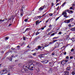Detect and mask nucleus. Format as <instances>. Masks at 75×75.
I'll return each instance as SVG.
<instances>
[{
	"label": "nucleus",
	"instance_id": "6e6d98bb",
	"mask_svg": "<svg viewBox=\"0 0 75 75\" xmlns=\"http://www.w3.org/2000/svg\"><path fill=\"white\" fill-rule=\"evenodd\" d=\"M59 6L57 7V10H59Z\"/></svg>",
	"mask_w": 75,
	"mask_h": 75
},
{
	"label": "nucleus",
	"instance_id": "680f3d73",
	"mask_svg": "<svg viewBox=\"0 0 75 75\" xmlns=\"http://www.w3.org/2000/svg\"><path fill=\"white\" fill-rule=\"evenodd\" d=\"M59 3H57V4H56V6H58V5H59Z\"/></svg>",
	"mask_w": 75,
	"mask_h": 75
},
{
	"label": "nucleus",
	"instance_id": "f3484780",
	"mask_svg": "<svg viewBox=\"0 0 75 75\" xmlns=\"http://www.w3.org/2000/svg\"><path fill=\"white\" fill-rule=\"evenodd\" d=\"M51 30V28H48V29L46 31V32H48H48L49 31H50V30Z\"/></svg>",
	"mask_w": 75,
	"mask_h": 75
},
{
	"label": "nucleus",
	"instance_id": "69168bd1",
	"mask_svg": "<svg viewBox=\"0 0 75 75\" xmlns=\"http://www.w3.org/2000/svg\"><path fill=\"white\" fill-rule=\"evenodd\" d=\"M41 30H44V27L42 28H41Z\"/></svg>",
	"mask_w": 75,
	"mask_h": 75
},
{
	"label": "nucleus",
	"instance_id": "b1692460",
	"mask_svg": "<svg viewBox=\"0 0 75 75\" xmlns=\"http://www.w3.org/2000/svg\"><path fill=\"white\" fill-rule=\"evenodd\" d=\"M71 40L73 42H74V41H75V39L74 38H71Z\"/></svg>",
	"mask_w": 75,
	"mask_h": 75
},
{
	"label": "nucleus",
	"instance_id": "a878e982",
	"mask_svg": "<svg viewBox=\"0 0 75 75\" xmlns=\"http://www.w3.org/2000/svg\"><path fill=\"white\" fill-rule=\"evenodd\" d=\"M41 7L42 8H43V10L44 9V8H45L46 7L45 6V5H44V6H42Z\"/></svg>",
	"mask_w": 75,
	"mask_h": 75
},
{
	"label": "nucleus",
	"instance_id": "c85d7f7f",
	"mask_svg": "<svg viewBox=\"0 0 75 75\" xmlns=\"http://www.w3.org/2000/svg\"><path fill=\"white\" fill-rule=\"evenodd\" d=\"M75 27L72 28L71 29V31H75Z\"/></svg>",
	"mask_w": 75,
	"mask_h": 75
},
{
	"label": "nucleus",
	"instance_id": "bf43d9fd",
	"mask_svg": "<svg viewBox=\"0 0 75 75\" xmlns=\"http://www.w3.org/2000/svg\"><path fill=\"white\" fill-rule=\"evenodd\" d=\"M35 50H36L37 51H38V50L39 49H38V48H35Z\"/></svg>",
	"mask_w": 75,
	"mask_h": 75
},
{
	"label": "nucleus",
	"instance_id": "774afa93",
	"mask_svg": "<svg viewBox=\"0 0 75 75\" xmlns=\"http://www.w3.org/2000/svg\"><path fill=\"white\" fill-rule=\"evenodd\" d=\"M73 6H74V7H75V5L74 4H73Z\"/></svg>",
	"mask_w": 75,
	"mask_h": 75
},
{
	"label": "nucleus",
	"instance_id": "6ab92c4d",
	"mask_svg": "<svg viewBox=\"0 0 75 75\" xmlns=\"http://www.w3.org/2000/svg\"><path fill=\"white\" fill-rule=\"evenodd\" d=\"M67 14V12H63L62 13V15H64Z\"/></svg>",
	"mask_w": 75,
	"mask_h": 75
},
{
	"label": "nucleus",
	"instance_id": "8fccbe9b",
	"mask_svg": "<svg viewBox=\"0 0 75 75\" xmlns=\"http://www.w3.org/2000/svg\"><path fill=\"white\" fill-rule=\"evenodd\" d=\"M52 34V33H51V32H49L48 33V35H51V34Z\"/></svg>",
	"mask_w": 75,
	"mask_h": 75
},
{
	"label": "nucleus",
	"instance_id": "a211bd4d",
	"mask_svg": "<svg viewBox=\"0 0 75 75\" xmlns=\"http://www.w3.org/2000/svg\"><path fill=\"white\" fill-rule=\"evenodd\" d=\"M38 10H39V11H42V10H43V8H42V7H40L39 8Z\"/></svg>",
	"mask_w": 75,
	"mask_h": 75
},
{
	"label": "nucleus",
	"instance_id": "20e7f679",
	"mask_svg": "<svg viewBox=\"0 0 75 75\" xmlns=\"http://www.w3.org/2000/svg\"><path fill=\"white\" fill-rule=\"evenodd\" d=\"M72 20H74L73 18H71L69 20H66L64 21V23H70V21Z\"/></svg>",
	"mask_w": 75,
	"mask_h": 75
},
{
	"label": "nucleus",
	"instance_id": "0eeeda50",
	"mask_svg": "<svg viewBox=\"0 0 75 75\" xmlns=\"http://www.w3.org/2000/svg\"><path fill=\"white\" fill-rule=\"evenodd\" d=\"M69 72L67 70L65 71H64V75H69Z\"/></svg>",
	"mask_w": 75,
	"mask_h": 75
},
{
	"label": "nucleus",
	"instance_id": "13d9d810",
	"mask_svg": "<svg viewBox=\"0 0 75 75\" xmlns=\"http://www.w3.org/2000/svg\"><path fill=\"white\" fill-rule=\"evenodd\" d=\"M54 68L55 69H57V67H54Z\"/></svg>",
	"mask_w": 75,
	"mask_h": 75
},
{
	"label": "nucleus",
	"instance_id": "f8f14e48",
	"mask_svg": "<svg viewBox=\"0 0 75 75\" xmlns=\"http://www.w3.org/2000/svg\"><path fill=\"white\" fill-rule=\"evenodd\" d=\"M55 45V47H59V44H58V43L57 42L56 43Z\"/></svg>",
	"mask_w": 75,
	"mask_h": 75
},
{
	"label": "nucleus",
	"instance_id": "cd10ccee",
	"mask_svg": "<svg viewBox=\"0 0 75 75\" xmlns=\"http://www.w3.org/2000/svg\"><path fill=\"white\" fill-rule=\"evenodd\" d=\"M8 59L10 61H12V58L11 57H10V58H8Z\"/></svg>",
	"mask_w": 75,
	"mask_h": 75
},
{
	"label": "nucleus",
	"instance_id": "ddd939ff",
	"mask_svg": "<svg viewBox=\"0 0 75 75\" xmlns=\"http://www.w3.org/2000/svg\"><path fill=\"white\" fill-rule=\"evenodd\" d=\"M29 30H30V28H27L25 30V31L24 32H23V33H25L26 32V31H29Z\"/></svg>",
	"mask_w": 75,
	"mask_h": 75
},
{
	"label": "nucleus",
	"instance_id": "0e129e2a",
	"mask_svg": "<svg viewBox=\"0 0 75 75\" xmlns=\"http://www.w3.org/2000/svg\"><path fill=\"white\" fill-rule=\"evenodd\" d=\"M11 49L12 50H15V48H13V47L11 48Z\"/></svg>",
	"mask_w": 75,
	"mask_h": 75
},
{
	"label": "nucleus",
	"instance_id": "5fc2aeb1",
	"mask_svg": "<svg viewBox=\"0 0 75 75\" xmlns=\"http://www.w3.org/2000/svg\"><path fill=\"white\" fill-rule=\"evenodd\" d=\"M23 16V13H21V17Z\"/></svg>",
	"mask_w": 75,
	"mask_h": 75
},
{
	"label": "nucleus",
	"instance_id": "7c9ffc66",
	"mask_svg": "<svg viewBox=\"0 0 75 75\" xmlns=\"http://www.w3.org/2000/svg\"><path fill=\"white\" fill-rule=\"evenodd\" d=\"M69 13L70 14L71 13H73V11H71V10H69Z\"/></svg>",
	"mask_w": 75,
	"mask_h": 75
},
{
	"label": "nucleus",
	"instance_id": "c756f323",
	"mask_svg": "<svg viewBox=\"0 0 75 75\" xmlns=\"http://www.w3.org/2000/svg\"><path fill=\"white\" fill-rule=\"evenodd\" d=\"M3 71H1L0 72V75H3Z\"/></svg>",
	"mask_w": 75,
	"mask_h": 75
},
{
	"label": "nucleus",
	"instance_id": "412c9836",
	"mask_svg": "<svg viewBox=\"0 0 75 75\" xmlns=\"http://www.w3.org/2000/svg\"><path fill=\"white\" fill-rule=\"evenodd\" d=\"M44 46H43L41 47H40V50H43V49H44Z\"/></svg>",
	"mask_w": 75,
	"mask_h": 75
},
{
	"label": "nucleus",
	"instance_id": "3c124183",
	"mask_svg": "<svg viewBox=\"0 0 75 75\" xmlns=\"http://www.w3.org/2000/svg\"><path fill=\"white\" fill-rule=\"evenodd\" d=\"M52 55H55V53H52Z\"/></svg>",
	"mask_w": 75,
	"mask_h": 75
},
{
	"label": "nucleus",
	"instance_id": "603ef678",
	"mask_svg": "<svg viewBox=\"0 0 75 75\" xmlns=\"http://www.w3.org/2000/svg\"><path fill=\"white\" fill-rule=\"evenodd\" d=\"M17 48H18V49H19L20 48V46H17Z\"/></svg>",
	"mask_w": 75,
	"mask_h": 75
},
{
	"label": "nucleus",
	"instance_id": "f257e3e1",
	"mask_svg": "<svg viewBox=\"0 0 75 75\" xmlns=\"http://www.w3.org/2000/svg\"><path fill=\"white\" fill-rule=\"evenodd\" d=\"M23 68L24 69H25L26 71H28V69H28L29 70H31V71L34 70V69H31V68L29 66V64H28L27 66L25 65L23 66Z\"/></svg>",
	"mask_w": 75,
	"mask_h": 75
},
{
	"label": "nucleus",
	"instance_id": "a18cd8bd",
	"mask_svg": "<svg viewBox=\"0 0 75 75\" xmlns=\"http://www.w3.org/2000/svg\"><path fill=\"white\" fill-rule=\"evenodd\" d=\"M62 34V32H59L58 33V34Z\"/></svg>",
	"mask_w": 75,
	"mask_h": 75
},
{
	"label": "nucleus",
	"instance_id": "338daca9",
	"mask_svg": "<svg viewBox=\"0 0 75 75\" xmlns=\"http://www.w3.org/2000/svg\"><path fill=\"white\" fill-rule=\"evenodd\" d=\"M8 38H6L5 40L6 41V40H8Z\"/></svg>",
	"mask_w": 75,
	"mask_h": 75
},
{
	"label": "nucleus",
	"instance_id": "6e6552de",
	"mask_svg": "<svg viewBox=\"0 0 75 75\" xmlns=\"http://www.w3.org/2000/svg\"><path fill=\"white\" fill-rule=\"evenodd\" d=\"M60 64H61L62 65H65V64H66V62H65V60H62Z\"/></svg>",
	"mask_w": 75,
	"mask_h": 75
},
{
	"label": "nucleus",
	"instance_id": "9d476101",
	"mask_svg": "<svg viewBox=\"0 0 75 75\" xmlns=\"http://www.w3.org/2000/svg\"><path fill=\"white\" fill-rule=\"evenodd\" d=\"M71 67L70 66H69L67 68L66 70H67V71H71Z\"/></svg>",
	"mask_w": 75,
	"mask_h": 75
},
{
	"label": "nucleus",
	"instance_id": "aec40b11",
	"mask_svg": "<svg viewBox=\"0 0 75 75\" xmlns=\"http://www.w3.org/2000/svg\"><path fill=\"white\" fill-rule=\"evenodd\" d=\"M67 16V14L64 15V17H65L66 18H68V16Z\"/></svg>",
	"mask_w": 75,
	"mask_h": 75
},
{
	"label": "nucleus",
	"instance_id": "de8ad7c7",
	"mask_svg": "<svg viewBox=\"0 0 75 75\" xmlns=\"http://www.w3.org/2000/svg\"><path fill=\"white\" fill-rule=\"evenodd\" d=\"M54 32H55V31H54V30H52L51 31V33H54Z\"/></svg>",
	"mask_w": 75,
	"mask_h": 75
},
{
	"label": "nucleus",
	"instance_id": "39448f33",
	"mask_svg": "<svg viewBox=\"0 0 75 75\" xmlns=\"http://www.w3.org/2000/svg\"><path fill=\"white\" fill-rule=\"evenodd\" d=\"M2 74L4 75V74H7L8 72L6 69H4L2 70Z\"/></svg>",
	"mask_w": 75,
	"mask_h": 75
},
{
	"label": "nucleus",
	"instance_id": "58836bf2",
	"mask_svg": "<svg viewBox=\"0 0 75 75\" xmlns=\"http://www.w3.org/2000/svg\"><path fill=\"white\" fill-rule=\"evenodd\" d=\"M24 21H25V22H27V21H28V19H25L24 20Z\"/></svg>",
	"mask_w": 75,
	"mask_h": 75
},
{
	"label": "nucleus",
	"instance_id": "052dcab7",
	"mask_svg": "<svg viewBox=\"0 0 75 75\" xmlns=\"http://www.w3.org/2000/svg\"><path fill=\"white\" fill-rule=\"evenodd\" d=\"M67 10V11L69 13H69V10Z\"/></svg>",
	"mask_w": 75,
	"mask_h": 75
},
{
	"label": "nucleus",
	"instance_id": "4d7b16f0",
	"mask_svg": "<svg viewBox=\"0 0 75 75\" xmlns=\"http://www.w3.org/2000/svg\"><path fill=\"white\" fill-rule=\"evenodd\" d=\"M33 55H36V53H34L33 54Z\"/></svg>",
	"mask_w": 75,
	"mask_h": 75
},
{
	"label": "nucleus",
	"instance_id": "f03ea898",
	"mask_svg": "<svg viewBox=\"0 0 75 75\" xmlns=\"http://www.w3.org/2000/svg\"><path fill=\"white\" fill-rule=\"evenodd\" d=\"M28 64H29V66L31 68V69H33V67H34V66H35V65L33 64V63L31 62V61H29Z\"/></svg>",
	"mask_w": 75,
	"mask_h": 75
},
{
	"label": "nucleus",
	"instance_id": "09e8293b",
	"mask_svg": "<svg viewBox=\"0 0 75 75\" xmlns=\"http://www.w3.org/2000/svg\"><path fill=\"white\" fill-rule=\"evenodd\" d=\"M49 45H45V47H47V46H49Z\"/></svg>",
	"mask_w": 75,
	"mask_h": 75
},
{
	"label": "nucleus",
	"instance_id": "72a5a7b5",
	"mask_svg": "<svg viewBox=\"0 0 75 75\" xmlns=\"http://www.w3.org/2000/svg\"><path fill=\"white\" fill-rule=\"evenodd\" d=\"M68 27H72V26L71 25V24H69L68 25Z\"/></svg>",
	"mask_w": 75,
	"mask_h": 75
},
{
	"label": "nucleus",
	"instance_id": "49530a36",
	"mask_svg": "<svg viewBox=\"0 0 75 75\" xmlns=\"http://www.w3.org/2000/svg\"><path fill=\"white\" fill-rule=\"evenodd\" d=\"M69 9L70 10H72V9H73V8H72V7H70Z\"/></svg>",
	"mask_w": 75,
	"mask_h": 75
},
{
	"label": "nucleus",
	"instance_id": "c9c22d12",
	"mask_svg": "<svg viewBox=\"0 0 75 75\" xmlns=\"http://www.w3.org/2000/svg\"><path fill=\"white\" fill-rule=\"evenodd\" d=\"M40 34L38 32H37L36 33L35 35H37L38 34Z\"/></svg>",
	"mask_w": 75,
	"mask_h": 75
},
{
	"label": "nucleus",
	"instance_id": "f704fd0d",
	"mask_svg": "<svg viewBox=\"0 0 75 75\" xmlns=\"http://www.w3.org/2000/svg\"><path fill=\"white\" fill-rule=\"evenodd\" d=\"M38 49H40L41 47V46H40V45L38 46Z\"/></svg>",
	"mask_w": 75,
	"mask_h": 75
},
{
	"label": "nucleus",
	"instance_id": "4be33fe9",
	"mask_svg": "<svg viewBox=\"0 0 75 75\" xmlns=\"http://www.w3.org/2000/svg\"><path fill=\"white\" fill-rule=\"evenodd\" d=\"M28 57L29 58H33V56H32L31 55H29L28 56Z\"/></svg>",
	"mask_w": 75,
	"mask_h": 75
},
{
	"label": "nucleus",
	"instance_id": "2f4dec72",
	"mask_svg": "<svg viewBox=\"0 0 75 75\" xmlns=\"http://www.w3.org/2000/svg\"><path fill=\"white\" fill-rule=\"evenodd\" d=\"M37 71L38 72V73H39V72H40V69H39V68L37 69Z\"/></svg>",
	"mask_w": 75,
	"mask_h": 75
},
{
	"label": "nucleus",
	"instance_id": "e433bc0d",
	"mask_svg": "<svg viewBox=\"0 0 75 75\" xmlns=\"http://www.w3.org/2000/svg\"><path fill=\"white\" fill-rule=\"evenodd\" d=\"M52 14H53L50 13V14L49 15V16H52Z\"/></svg>",
	"mask_w": 75,
	"mask_h": 75
},
{
	"label": "nucleus",
	"instance_id": "dca6fc26",
	"mask_svg": "<svg viewBox=\"0 0 75 75\" xmlns=\"http://www.w3.org/2000/svg\"><path fill=\"white\" fill-rule=\"evenodd\" d=\"M18 65L19 67H21V68H22V67H23V64L21 63L19 64Z\"/></svg>",
	"mask_w": 75,
	"mask_h": 75
},
{
	"label": "nucleus",
	"instance_id": "393cba45",
	"mask_svg": "<svg viewBox=\"0 0 75 75\" xmlns=\"http://www.w3.org/2000/svg\"><path fill=\"white\" fill-rule=\"evenodd\" d=\"M39 23V21L38 20L36 21V25H37Z\"/></svg>",
	"mask_w": 75,
	"mask_h": 75
},
{
	"label": "nucleus",
	"instance_id": "e2e57ef3",
	"mask_svg": "<svg viewBox=\"0 0 75 75\" xmlns=\"http://www.w3.org/2000/svg\"><path fill=\"white\" fill-rule=\"evenodd\" d=\"M52 5H51V6H54V3H52Z\"/></svg>",
	"mask_w": 75,
	"mask_h": 75
},
{
	"label": "nucleus",
	"instance_id": "7ed1b4c3",
	"mask_svg": "<svg viewBox=\"0 0 75 75\" xmlns=\"http://www.w3.org/2000/svg\"><path fill=\"white\" fill-rule=\"evenodd\" d=\"M41 62L43 63V64H47V63L49 62V60H46V59H43L42 61H41Z\"/></svg>",
	"mask_w": 75,
	"mask_h": 75
},
{
	"label": "nucleus",
	"instance_id": "37998d69",
	"mask_svg": "<svg viewBox=\"0 0 75 75\" xmlns=\"http://www.w3.org/2000/svg\"><path fill=\"white\" fill-rule=\"evenodd\" d=\"M64 61H65V62H68V60L67 59L65 60Z\"/></svg>",
	"mask_w": 75,
	"mask_h": 75
},
{
	"label": "nucleus",
	"instance_id": "864d4df0",
	"mask_svg": "<svg viewBox=\"0 0 75 75\" xmlns=\"http://www.w3.org/2000/svg\"><path fill=\"white\" fill-rule=\"evenodd\" d=\"M52 27V25H51L50 24L49 26V27Z\"/></svg>",
	"mask_w": 75,
	"mask_h": 75
},
{
	"label": "nucleus",
	"instance_id": "c03bdc74",
	"mask_svg": "<svg viewBox=\"0 0 75 75\" xmlns=\"http://www.w3.org/2000/svg\"><path fill=\"white\" fill-rule=\"evenodd\" d=\"M72 58H73V56H70V59H72Z\"/></svg>",
	"mask_w": 75,
	"mask_h": 75
},
{
	"label": "nucleus",
	"instance_id": "9b49d317",
	"mask_svg": "<svg viewBox=\"0 0 75 75\" xmlns=\"http://www.w3.org/2000/svg\"><path fill=\"white\" fill-rule=\"evenodd\" d=\"M43 55H44V54H42L38 55V57L40 58H43V57H44V56Z\"/></svg>",
	"mask_w": 75,
	"mask_h": 75
},
{
	"label": "nucleus",
	"instance_id": "423d86ee",
	"mask_svg": "<svg viewBox=\"0 0 75 75\" xmlns=\"http://www.w3.org/2000/svg\"><path fill=\"white\" fill-rule=\"evenodd\" d=\"M57 40H53V41L49 43V44H48V45H50L51 44H53V43H54L55 42H56V41H57Z\"/></svg>",
	"mask_w": 75,
	"mask_h": 75
},
{
	"label": "nucleus",
	"instance_id": "2eb2a0df",
	"mask_svg": "<svg viewBox=\"0 0 75 75\" xmlns=\"http://www.w3.org/2000/svg\"><path fill=\"white\" fill-rule=\"evenodd\" d=\"M4 19H3V20H2V19H1L0 20V23L1 24V23H3V22L4 21Z\"/></svg>",
	"mask_w": 75,
	"mask_h": 75
},
{
	"label": "nucleus",
	"instance_id": "5701e85b",
	"mask_svg": "<svg viewBox=\"0 0 75 75\" xmlns=\"http://www.w3.org/2000/svg\"><path fill=\"white\" fill-rule=\"evenodd\" d=\"M20 12L21 13H23V9L21 8L20 10Z\"/></svg>",
	"mask_w": 75,
	"mask_h": 75
},
{
	"label": "nucleus",
	"instance_id": "a19ab883",
	"mask_svg": "<svg viewBox=\"0 0 75 75\" xmlns=\"http://www.w3.org/2000/svg\"><path fill=\"white\" fill-rule=\"evenodd\" d=\"M49 20H50V19H48L46 21L45 23H48V22Z\"/></svg>",
	"mask_w": 75,
	"mask_h": 75
},
{
	"label": "nucleus",
	"instance_id": "ea45409f",
	"mask_svg": "<svg viewBox=\"0 0 75 75\" xmlns=\"http://www.w3.org/2000/svg\"><path fill=\"white\" fill-rule=\"evenodd\" d=\"M66 59H69V56H67L66 57Z\"/></svg>",
	"mask_w": 75,
	"mask_h": 75
},
{
	"label": "nucleus",
	"instance_id": "473e14b6",
	"mask_svg": "<svg viewBox=\"0 0 75 75\" xmlns=\"http://www.w3.org/2000/svg\"><path fill=\"white\" fill-rule=\"evenodd\" d=\"M66 3V2H64L63 4L62 5V6L63 7H64V5Z\"/></svg>",
	"mask_w": 75,
	"mask_h": 75
},
{
	"label": "nucleus",
	"instance_id": "4c0bfd02",
	"mask_svg": "<svg viewBox=\"0 0 75 75\" xmlns=\"http://www.w3.org/2000/svg\"><path fill=\"white\" fill-rule=\"evenodd\" d=\"M72 75H75V72H74V71L72 72Z\"/></svg>",
	"mask_w": 75,
	"mask_h": 75
},
{
	"label": "nucleus",
	"instance_id": "1a4fd4ad",
	"mask_svg": "<svg viewBox=\"0 0 75 75\" xmlns=\"http://www.w3.org/2000/svg\"><path fill=\"white\" fill-rule=\"evenodd\" d=\"M49 64L50 67H52L54 66V64L53 62H49Z\"/></svg>",
	"mask_w": 75,
	"mask_h": 75
},
{
	"label": "nucleus",
	"instance_id": "bb28decb",
	"mask_svg": "<svg viewBox=\"0 0 75 75\" xmlns=\"http://www.w3.org/2000/svg\"><path fill=\"white\" fill-rule=\"evenodd\" d=\"M9 21V19H8V21H7L6 22H5L4 23V25H6H6H7V23H8V21Z\"/></svg>",
	"mask_w": 75,
	"mask_h": 75
},
{
	"label": "nucleus",
	"instance_id": "4468645a",
	"mask_svg": "<svg viewBox=\"0 0 75 75\" xmlns=\"http://www.w3.org/2000/svg\"><path fill=\"white\" fill-rule=\"evenodd\" d=\"M57 33V32H56L53 33H52L50 35V37H51V36H53V35H54L55 34H56V33Z\"/></svg>",
	"mask_w": 75,
	"mask_h": 75
},
{
	"label": "nucleus",
	"instance_id": "79ce46f5",
	"mask_svg": "<svg viewBox=\"0 0 75 75\" xmlns=\"http://www.w3.org/2000/svg\"><path fill=\"white\" fill-rule=\"evenodd\" d=\"M71 52H74V49H72L71 50Z\"/></svg>",
	"mask_w": 75,
	"mask_h": 75
}]
</instances>
